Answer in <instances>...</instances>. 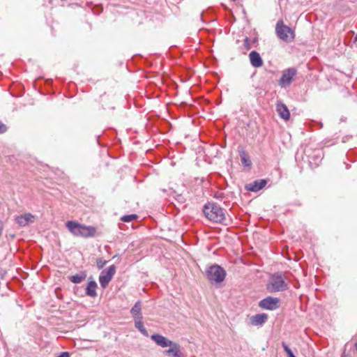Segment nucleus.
Here are the masks:
<instances>
[{"instance_id": "nucleus-17", "label": "nucleus", "mask_w": 357, "mask_h": 357, "mask_svg": "<svg viewBox=\"0 0 357 357\" xmlns=\"http://www.w3.org/2000/svg\"><path fill=\"white\" fill-rule=\"evenodd\" d=\"M142 319V317H136V319H135V326L143 335H148L147 331L144 328Z\"/></svg>"}, {"instance_id": "nucleus-20", "label": "nucleus", "mask_w": 357, "mask_h": 357, "mask_svg": "<svg viewBox=\"0 0 357 357\" xmlns=\"http://www.w3.org/2000/svg\"><path fill=\"white\" fill-rule=\"evenodd\" d=\"M85 278V275L83 274H76L70 277V280L75 284L80 283Z\"/></svg>"}, {"instance_id": "nucleus-18", "label": "nucleus", "mask_w": 357, "mask_h": 357, "mask_svg": "<svg viewBox=\"0 0 357 357\" xmlns=\"http://www.w3.org/2000/svg\"><path fill=\"white\" fill-rule=\"evenodd\" d=\"M130 313L132 314L135 319H136V317H142L141 313V305L139 301L137 302L135 304V305L132 307Z\"/></svg>"}, {"instance_id": "nucleus-9", "label": "nucleus", "mask_w": 357, "mask_h": 357, "mask_svg": "<svg viewBox=\"0 0 357 357\" xmlns=\"http://www.w3.org/2000/svg\"><path fill=\"white\" fill-rule=\"evenodd\" d=\"M15 220L20 227H25L35 220V216L30 213L16 217Z\"/></svg>"}, {"instance_id": "nucleus-10", "label": "nucleus", "mask_w": 357, "mask_h": 357, "mask_svg": "<svg viewBox=\"0 0 357 357\" xmlns=\"http://www.w3.org/2000/svg\"><path fill=\"white\" fill-rule=\"evenodd\" d=\"M276 111L279 116L285 121H288L290 118V112L287 105L281 102L276 104Z\"/></svg>"}, {"instance_id": "nucleus-7", "label": "nucleus", "mask_w": 357, "mask_h": 357, "mask_svg": "<svg viewBox=\"0 0 357 357\" xmlns=\"http://www.w3.org/2000/svg\"><path fill=\"white\" fill-rule=\"evenodd\" d=\"M279 299L277 298L267 297L259 302V307L266 310H275L278 307Z\"/></svg>"}, {"instance_id": "nucleus-8", "label": "nucleus", "mask_w": 357, "mask_h": 357, "mask_svg": "<svg viewBox=\"0 0 357 357\" xmlns=\"http://www.w3.org/2000/svg\"><path fill=\"white\" fill-rule=\"evenodd\" d=\"M296 75V70L293 68H289L284 71L280 79L279 84L282 87L288 86L293 79V77Z\"/></svg>"}, {"instance_id": "nucleus-15", "label": "nucleus", "mask_w": 357, "mask_h": 357, "mask_svg": "<svg viewBox=\"0 0 357 357\" xmlns=\"http://www.w3.org/2000/svg\"><path fill=\"white\" fill-rule=\"evenodd\" d=\"M268 319L266 314H257L251 317L250 323L253 326H259L266 322Z\"/></svg>"}, {"instance_id": "nucleus-6", "label": "nucleus", "mask_w": 357, "mask_h": 357, "mask_svg": "<svg viewBox=\"0 0 357 357\" xmlns=\"http://www.w3.org/2000/svg\"><path fill=\"white\" fill-rule=\"evenodd\" d=\"M115 273L116 266L114 265L110 266L108 268L105 269L101 272L99 276V282L102 288H105L108 285Z\"/></svg>"}, {"instance_id": "nucleus-19", "label": "nucleus", "mask_w": 357, "mask_h": 357, "mask_svg": "<svg viewBox=\"0 0 357 357\" xmlns=\"http://www.w3.org/2000/svg\"><path fill=\"white\" fill-rule=\"evenodd\" d=\"M240 157L241 162L244 166L250 167L251 165L250 158L245 151H243L240 153Z\"/></svg>"}, {"instance_id": "nucleus-1", "label": "nucleus", "mask_w": 357, "mask_h": 357, "mask_svg": "<svg viewBox=\"0 0 357 357\" xmlns=\"http://www.w3.org/2000/svg\"><path fill=\"white\" fill-rule=\"evenodd\" d=\"M66 227L73 235L77 237H93L96 233V229L94 227L81 225L76 221L66 222Z\"/></svg>"}, {"instance_id": "nucleus-13", "label": "nucleus", "mask_w": 357, "mask_h": 357, "mask_svg": "<svg viewBox=\"0 0 357 357\" xmlns=\"http://www.w3.org/2000/svg\"><path fill=\"white\" fill-rule=\"evenodd\" d=\"M266 184V181L264 179L257 180L254 182L247 185L246 188L252 192H257L262 189Z\"/></svg>"}, {"instance_id": "nucleus-26", "label": "nucleus", "mask_w": 357, "mask_h": 357, "mask_svg": "<svg viewBox=\"0 0 357 357\" xmlns=\"http://www.w3.org/2000/svg\"><path fill=\"white\" fill-rule=\"evenodd\" d=\"M342 357H347V356H342Z\"/></svg>"}, {"instance_id": "nucleus-2", "label": "nucleus", "mask_w": 357, "mask_h": 357, "mask_svg": "<svg viewBox=\"0 0 357 357\" xmlns=\"http://www.w3.org/2000/svg\"><path fill=\"white\" fill-rule=\"evenodd\" d=\"M205 216L211 221L222 223L226 220L224 210L214 203H208L204 207Z\"/></svg>"}, {"instance_id": "nucleus-12", "label": "nucleus", "mask_w": 357, "mask_h": 357, "mask_svg": "<svg viewBox=\"0 0 357 357\" xmlns=\"http://www.w3.org/2000/svg\"><path fill=\"white\" fill-rule=\"evenodd\" d=\"M169 349L167 350H165L164 353L166 355H168L172 357H181V351L180 350V345L176 342L172 343V345H169Z\"/></svg>"}, {"instance_id": "nucleus-5", "label": "nucleus", "mask_w": 357, "mask_h": 357, "mask_svg": "<svg viewBox=\"0 0 357 357\" xmlns=\"http://www.w3.org/2000/svg\"><path fill=\"white\" fill-rule=\"evenodd\" d=\"M208 279L213 283L222 282L226 276L225 271L218 265L211 266L206 271Z\"/></svg>"}, {"instance_id": "nucleus-14", "label": "nucleus", "mask_w": 357, "mask_h": 357, "mask_svg": "<svg viewBox=\"0 0 357 357\" xmlns=\"http://www.w3.org/2000/svg\"><path fill=\"white\" fill-rule=\"evenodd\" d=\"M250 60L252 66L255 68H259L263 65V61L261 56L256 51H252L250 53Z\"/></svg>"}, {"instance_id": "nucleus-22", "label": "nucleus", "mask_w": 357, "mask_h": 357, "mask_svg": "<svg viewBox=\"0 0 357 357\" xmlns=\"http://www.w3.org/2000/svg\"><path fill=\"white\" fill-rule=\"evenodd\" d=\"M282 347L284 348V350L287 353L288 357H296L294 355L292 351L290 349V348L284 342H282Z\"/></svg>"}, {"instance_id": "nucleus-16", "label": "nucleus", "mask_w": 357, "mask_h": 357, "mask_svg": "<svg viewBox=\"0 0 357 357\" xmlns=\"http://www.w3.org/2000/svg\"><path fill=\"white\" fill-rule=\"evenodd\" d=\"M96 288H97V284L95 281H91L89 282L88 286L86 289V295L91 296V297H95L96 296Z\"/></svg>"}, {"instance_id": "nucleus-4", "label": "nucleus", "mask_w": 357, "mask_h": 357, "mask_svg": "<svg viewBox=\"0 0 357 357\" xmlns=\"http://www.w3.org/2000/svg\"><path fill=\"white\" fill-rule=\"evenodd\" d=\"M278 37L286 43H291L294 40L295 33L293 29L284 24L282 20H279L275 26Z\"/></svg>"}, {"instance_id": "nucleus-24", "label": "nucleus", "mask_w": 357, "mask_h": 357, "mask_svg": "<svg viewBox=\"0 0 357 357\" xmlns=\"http://www.w3.org/2000/svg\"><path fill=\"white\" fill-rule=\"evenodd\" d=\"M243 45L245 47V49L246 50H248L250 49V40L248 37H246L245 39H244V43H243Z\"/></svg>"}, {"instance_id": "nucleus-21", "label": "nucleus", "mask_w": 357, "mask_h": 357, "mask_svg": "<svg viewBox=\"0 0 357 357\" xmlns=\"http://www.w3.org/2000/svg\"><path fill=\"white\" fill-rule=\"evenodd\" d=\"M137 216L136 215H124L121 218V220L123 221V222H132L134 220L137 219Z\"/></svg>"}, {"instance_id": "nucleus-25", "label": "nucleus", "mask_w": 357, "mask_h": 357, "mask_svg": "<svg viewBox=\"0 0 357 357\" xmlns=\"http://www.w3.org/2000/svg\"><path fill=\"white\" fill-rule=\"evenodd\" d=\"M7 131V126L0 121V133H4Z\"/></svg>"}, {"instance_id": "nucleus-11", "label": "nucleus", "mask_w": 357, "mask_h": 357, "mask_svg": "<svg viewBox=\"0 0 357 357\" xmlns=\"http://www.w3.org/2000/svg\"><path fill=\"white\" fill-rule=\"evenodd\" d=\"M151 340H153L158 345L161 347H167L169 345H172V341L169 340L167 337L159 335V334H153L151 337Z\"/></svg>"}, {"instance_id": "nucleus-3", "label": "nucleus", "mask_w": 357, "mask_h": 357, "mask_svg": "<svg viewBox=\"0 0 357 357\" xmlns=\"http://www.w3.org/2000/svg\"><path fill=\"white\" fill-rule=\"evenodd\" d=\"M267 289L270 292L282 291L288 289V284L284 281L283 275L277 273L271 277Z\"/></svg>"}, {"instance_id": "nucleus-23", "label": "nucleus", "mask_w": 357, "mask_h": 357, "mask_svg": "<svg viewBox=\"0 0 357 357\" xmlns=\"http://www.w3.org/2000/svg\"><path fill=\"white\" fill-rule=\"evenodd\" d=\"M107 261L102 259V258H98L96 260V264H97V267L99 268V269H101L104 267V266L107 264Z\"/></svg>"}]
</instances>
